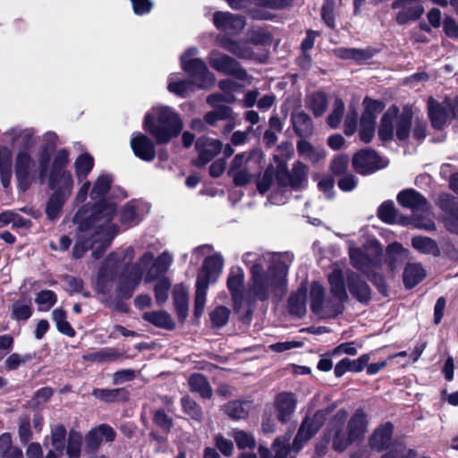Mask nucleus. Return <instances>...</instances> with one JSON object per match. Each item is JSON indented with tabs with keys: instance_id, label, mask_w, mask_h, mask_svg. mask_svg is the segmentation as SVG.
Instances as JSON below:
<instances>
[{
	"instance_id": "f257e3e1",
	"label": "nucleus",
	"mask_w": 458,
	"mask_h": 458,
	"mask_svg": "<svg viewBox=\"0 0 458 458\" xmlns=\"http://www.w3.org/2000/svg\"><path fill=\"white\" fill-rule=\"evenodd\" d=\"M242 262L250 269L248 298L250 301H279L287 291V275L292 261L287 253L250 251Z\"/></svg>"
},
{
	"instance_id": "f03ea898",
	"label": "nucleus",
	"mask_w": 458,
	"mask_h": 458,
	"mask_svg": "<svg viewBox=\"0 0 458 458\" xmlns=\"http://www.w3.org/2000/svg\"><path fill=\"white\" fill-rule=\"evenodd\" d=\"M116 205L113 202L99 201L91 208L82 206L75 214L73 222L78 225L73 256L81 258L88 250L92 256L99 259L118 233V226L113 219Z\"/></svg>"
},
{
	"instance_id": "7ed1b4c3",
	"label": "nucleus",
	"mask_w": 458,
	"mask_h": 458,
	"mask_svg": "<svg viewBox=\"0 0 458 458\" xmlns=\"http://www.w3.org/2000/svg\"><path fill=\"white\" fill-rule=\"evenodd\" d=\"M172 257L166 252L156 259L150 251L145 252L133 265H126L118 277V294L121 298L129 299L140 284L145 273L147 283L154 281L164 275L172 264Z\"/></svg>"
},
{
	"instance_id": "20e7f679",
	"label": "nucleus",
	"mask_w": 458,
	"mask_h": 458,
	"mask_svg": "<svg viewBox=\"0 0 458 458\" xmlns=\"http://www.w3.org/2000/svg\"><path fill=\"white\" fill-rule=\"evenodd\" d=\"M367 431L368 417L362 409L356 410L349 420L348 411L340 409L328 421L325 437L334 450L344 452L352 444L360 442Z\"/></svg>"
},
{
	"instance_id": "39448f33",
	"label": "nucleus",
	"mask_w": 458,
	"mask_h": 458,
	"mask_svg": "<svg viewBox=\"0 0 458 458\" xmlns=\"http://www.w3.org/2000/svg\"><path fill=\"white\" fill-rule=\"evenodd\" d=\"M331 298L325 301L322 285L313 283L310 288V308L318 315L335 317L344 310V303L348 300L346 284L344 283L343 269L335 267L328 275Z\"/></svg>"
},
{
	"instance_id": "423d86ee",
	"label": "nucleus",
	"mask_w": 458,
	"mask_h": 458,
	"mask_svg": "<svg viewBox=\"0 0 458 458\" xmlns=\"http://www.w3.org/2000/svg\"><path fill=\"white\" fill-rule=\"evenodd\" d=\"M50 153L46 148H42L34 160L31 151L27 148H20L15 157L14 170L19 187L25 191L30 182L38 178L41 182L47 175Z\"/></svg>"
},
{
	"instance_id": "0eeeda50",
	"label": "nucleus",
	"mask_w": 458,
	"mask_h": 458,
	"mask_svg": "<svg viewBox=\"0 0 458 458\" xmlns=\"http://www.w3.org/2000/svg\"><path fill=\"white\" fill-rule=\"evenodd\" d=\"M153 112L157 114V121L153 120L152 114H148L145 117L144 127L157 143H166L182 131V122L170 107H157L153 109Z\"/></svg>"
},
{
	"instance_id": "6e6552de",
	"label": "nucleus",
	"mask_w": 458,
	"mask_h": 458,
	"mask_svg": "<svg viewBox=\"0 0 458 458\" xmlns=\"http://www.w3.org/2000/svg\"><path fill=\"white\" fill-rule=\"evenodd\" d=\"M264 163V153L259 148L237 154L231 161L228 174L236 186L248 184L252 179L251 170L260 168Z\"/></svg>"
},
{
	"instance_id": "1a4fd4ad",
	"label": "nucleus",
	"mask_w": 458,
	"mask_h": 458,
	"mask_svg": "<svg viewBox=\"0 0 458 458\" xmlns=\"http://www.w3.org/2000/svg\"><path fill=\"white\" fill-rule=\"evenodd\" d=\"M403 207L411 209L416 227L427 231L436 229V225L430 217L429 205L420 194L413 190L403 191Z\"/></svg>"
},
{
	"instance_id": "9d476101",
	"label": "nucleus",
	"mask_w": 458,
	"mask_h": 458,
	"mask_svg": "<svg viewBox=\"0 0 458 458\" xmlns=\"http://www.w3.org/2000/svg\"><path fill=\"white\" fill-rule=\"evenodd\" d=\"M197 53L196 47L188 48L181 56V65L199 88H207L214 84L215 76L201 59L194 58Z\"/></svg>"
},
{
	"instance_id": "9b49d317",
	"label": "nucleus",
	"mask_w": 458,
	"mask_h": 458,
	"mask_svg": "<svg viewBox=\"0 0 458 458\" xmlns=\"http://www.w3.org/2000/svg\"><path fill=\"white\" fill-rule=\"evenodd\" d=\"M335 410V405L318 411L312 417H307L302 421L293 440V448L299 451L304 443L310 439L322 427L327 416Z\"/></svg>"
},
{
	"instance_id": "f8f14e48",
	"label": "nucleus",
	"mask_w": 458,
	"mask_h": 458,
	"mask_svg": "<svg viewBox=\"0 0 458 458\" xmlns=\"http://www.w3.org/2000/svg\"><path fill=\"white\" fill-rule=\"evenodd\" d=\"M335 410V405L318 411L312 417H307L302 421L293 440V448L299 451L304 443L310 439L322 427L327 416Z\"/></svg>"
},
{
	"instance_id": "ddd939ff",
	"label": "nucleus",
	"mask_w": 458,
	"mask_h": 458,
	"mask_svg": "<svg viewBox=\"0 0 458 458\" xmlns=\"http://www.w3.org/2000/svg\"><path fill=\"white\" fill-rule=\"evenodd\" d=\"M350 260L353 267L366 274L381 293H385L383 278L380 275L374 272L377 266V259L371 258L360 248L350 247Z\"/></svg>"
},
{
	"instance_id": "4468645a",
	"label": "nucleus",
	"mask_w": 458,
	"mask_h": 458,
	"mask_svg": "<svg viewBox=\"0 0 458 458\" xmlns=\"http://www.w3.org/2000/svg\"><path fill=\"white\" fill-rule=\"evenodd\" d=\"M208 62L213 69L226 75L233 76L240 81L249 79L247 72L241 66L234 58L222 54L218 51H212L208 55Z\"/></svg>"
},
{
	"instance_id": "2eb2a0df",
	"label": "nucleus",
	"mask_w": 458,
	"mask_h": 458,
	"mask_svg": "<svg viewBox=\"0 0 458 458\" xmlns=\"http://www.w3.org/2000/svg\"><path fill=\"white\" fill-rule=\"evenodd\" d=\"M386 165L387 163L371 148L360 149L352 157L354 169L363 175L372 174L384 168Z\"/></svg>"
},
{
	"instance_id": "dca6fc26",
	"label": "nucleus",
	"mask_w": 458,
	"mask_h": 458,
	"mask_svg": "<svg viewBox=\"0 0 458 458\" xmlns=\"http://www.w3.org/2000/svg\"><path fill=\"white\" fill-rule=\"evenodd\" d=\"M120 267V257H118V254H110L103 263L98 273L97 288L99 293L106 294L111 290L112 284L116 277Z\"/></svg>"
},
{
	"instance_id": "f3484780",
	"label": "nucleus",
	"mask_w": 458,
	"mask_h": 458,
	"mask_svg": "<svg viewBox=\"0 0 458 458\" xmlns=\"http://www.w3.org/2000/svg\"><path fill=\"white\" fill-rule=\"evenodd\" d=\"M344 283L347 284L352 296L360 302H368L371 297V290L369 284L360 276L351 269L343 270Z\"/></svg>"
},
{
	"instance_id": "a211bd4d",
	"label": "nucleus",
	"mask_w": 458,
	"mask_h": 458,
	"mask_svg": "<svg viewBox=\"0 0 458 458\" xmlns=\"http://www.w3.org/2000/svg\"><path fill=\"white\" fill-rule=\"evenodd\" d=\"M399 108L393 105L383 114L378 127V137L383 141L392 140L394 128L396 127V136L401 138V128L399 127Z\"/></svg>"
},
{
	"instance_id": "6ab92c4d",
	"label": "nucleus",
	"mask_w": 458,
	"mask_h": 458,
	"mask_svg": "<svg viewBox=\"0 0 458 458\" xmlns=\"http://www.w3.org/2000/svg\"><path fill=\"white\" fill-rule=\"evenodd\" d=\"M222 142L218 140L208 137H200L196 141V148L199 152L195 165L203 166L211 161L222 149Z\"/></svg>"
},
{
	"instance_id": "aec40b11",
	"label": "nucleus",
	"mask_w": 458,
	"mask_h": 458,
	"mask_svg": "<svg viewBox=\"0 0 458 458\" xmlns=\"http://www.w3.org/2000/svg\"><path fill=\"white\" fill-rule=\"evenodd\" d=\"M213 21L216 29L230 34H239L245 27L242 16L228 12L215 13Z\"/></svg>"
},
{
	"instance_id": "412c9836",
	"label": "nucleus",
	"mask_w": 458,
	"mask_h": 458,
	"mask_svg": "<svg viewBox=\"0 0 458 458\" xmlns=\"http://www.w3.org/2000/svg\"><path fill=\"white\" fill-rule=\"evenodd\" d=\"M116 433L107 424H101L92 428L86 436V449L91 452L97 451L103 442H113Z\"/></svg>"
},
{
	"instance_id": "4be33fe9",
	"label": "nucleus",
	"mask_w": 458,
	"mask_h": 458,
	"mask_svg": "<svg viewBox=\"0 0 458 458\" xmlns=\"http://www.w3.org/2000/svg\"><path fill=\"white\" fill-rule=\"evenodd\" d=\"M418 113L419 111L417 109H413L412 106H404L403 108V140L409 134V130L413 117L415 119L413 136L419 140H421L426 137V123L420 118Z\"/></svg>"
},
{
	"instance_id": "5701e85b",
	"label": "nucleus",
	"mask_w": 458,
	"mask_h": 458,
	"mask_svg": "<svg viewBox=\"0 0 458 458\" xmlns=\"http://www.w3.org/2000/svg\"><path fill=\"white\" fill-rule=\"evenodd\" d=\"M297 404L296 396L293 393L282 392L275 398V408L278 420L286 423L293 414Z\"/></svg>"
},
{
	"instance_id": "b1692460",
	"label": "nucleus",
	"mask_w": 458,
	"mask_h": 458,
	"mask_svg": "<svg viewBox=\"0 0 458 458\" xmlns=\"http://www.w3.org/2000/svg\"><path fill=\"white\" fill-rule=\"evenodd\" d=\"M131 148L136 157L150 162L156 157V148L154 142L146 135L140 133L133 137L131 140Z\"/></svg>"
},
{
	"instance_id": "393cba45",
	"label": "nucleus",
	"mask_w": 458,
	"mask_h": 458,
	"mask_svg": "<svg viewBox=\"0 0 458 458\" xmlns=\"http://www.w3.org/2000/svg\"><path fill=\"white\" fill-rule=\"evenodd\" d=\"M394 426L386 422L377 428L369 439V446L377 451H382L392 445Z\"/></svg>"
},
{
	"instance_id": "a878e982",
	"label": "nucleus",
	"mask_w": 458,
	"mask_h": 458,
	"mask_svg": "<svg viewBox=\"0 0 458 458\" xmlns=\"http://www.w3.org/2000/svg\"><path fill=\"white\" fill-rule=\"evenodd\" d=\"M223 267V258L220 254L216 253L205 259L202 269L198 276H203L208 284L214 283L221 274Z\"/></svg>"
},
{
	"instance_id": "bb28decb",
	"label": "nucleus",
	"mask_w": 458,
	"mask_h": 458,
	"mask_svg": "<svg viewBox=\"0 0 458 458\" xmlns=\"http://www.w3.org/2000/svg\"><path fill=\"white\" fill-rule=\"evenodd\" d=\"M218 44L222 48L239 58L250 59L253 56V51L250 46L241 41H234L226 36L218 38Z\"/></svg>"
},
{
	"instance_id": "cd10ccee",
	"label": "nucleus",
	"mask_w": 458,
	"mask_h": 458,
	"mask_svg": "<svg viewBox=\"0 0 458 458\" xmlns=\"http://www.w3.org/2000/svg\"><path fill=\"white\" fill-rule=\"evenodd\" d=\"M34 131L32 129H10L5 132V136L10 137V143L12 145L19 144L20 148H27L31 151L35 145L33 138Z\"/></svg>"
},
{
	"instance_id": "c85d7f7f",
	"label": "nucleus",
	"mask_w": 458,
	"mask_h": 458,
	"mask_svg": "<svg viewBox=\"0 0 458 458\" xmlns=\"http://www.w3.org/2000/svg\"><path fill=\"white\" fill-rule=\"evenodd\" d=\"M376 49L372 47L367 48H337L335 54L341 59H352L358 63H361L372 58L376 54Z\"/></svg>"
},
{
	"instance_id": "c756f323",
	"label": "nucleus",
	"mask_w": 458,
	"mask_h": 458,
	"mask_svg": "<svg viewBox=\"0 0 458 458\" xmlns=\"http://www.w3.org/2000/svg\"><path fill=\"white\" fill-rule=\"evenodd\" d=\"M56 177L53 180V174H50L49 184L55 192L69 197L72 191L73 180L69 171L56 173Z\"/></svg>"
},
{
	"instance_id": "7c9ffc66",
	"label": "nucleus",
	"mask_w": 458,
	"mask_h": 458,
	"mask_svg": "<svg viewBox=\"0 0 458 458\" xmlns=\"http://www.w3.org/2000/svg\"><path fill=\"white\" fill-rule=\"evenodd\" d=\"M297 151L300 156L313 164H317L326 157V150L324 148L314 147L306 140H300L297 142Z\"/></svg>"
},
{
	"instance_id": "2f4dec72",
	"label": "nucleus",
	"mask_w": 458,
	"mask_h": 458,
	"mask_svg": "<svg viewBox=\"0 0 458 458\" xmlns=\"http://www.w3.org/2000/svg\"><path fill=\"white\" fill-rule=\"evenodd\" d=\"M428 115L431 120L432 126L437 129H442L448 119V113L433 98L428 100Z\"/></svg>"
},
{
	"instance_id": "473e14b6",
	"label": "nucleus",
	"mask_w": 458,
	"mask_h": 458,
	"mask_svg": "<svg viewBox=\"0 0 458 458\" xmlns=\"http://www.w3.org/2000/svg\"><path fill=\"white\" fill-rule=\"evenodd\" d=\"M426 276L425 269L417 263H409L406 265L403 281L406 288H412L417 285Z\"/></svg>"
},
{
	"instance_id": "72a5a7b5",
	"label": "nucleus",
	"mask_w": 458,
	"mask_h": 458,
	"mask_svg": "<svg viewBox=\"0 0 458 458\" xmlns=\"http://www.w3.org/2000/svg\"><path fill=\"white\" fill-rule=\"evenodd\" d=\"M292 122L295 133L300 137H309L313 132V124L310 117L303 111L292 115Z\"/></svg>"
},
{
	"instance_id": "f704fd0d",
	"label": "nucleus",
	"mask_w": 458,
	"mask_h": 458,
	"mask_svg": "<svg viewBox=\"0 0 458 458\" xmlns=\"http://www.w3.org/2000/svg\"><path fill=\"white\" fill-rule=\"evenodd\" d=\"M244 281V272L240 267H233L227 278V287L232 293L235 303L242 295V289Z\"/></svg>"
},
{
	"instance_id": "c9c22d12",
	"label": "nucleus",
	"mask_w": 458,
	"mask_h": 458,
	"mask_svg": "<svg viewBox=\"0 0 458 458\" xmlns=\"http://www.w3.org/2000/svg\"><path fill=\"white\" fill-rule=\"evenodd\" d=\"M94 157L88 152L81 153L74 161L75 174L79 182L87 179L94 167Z\"/></svg>"
},
{
	"instance_id": "e433bc0d",
	"label": "nucleus",
	"mask_w": 458,
	"mask_h": 458,
	"mask_svg": "<svg viewBox=\"0 0 458 458\" xmlns=\"http://www.w3.org/2000/svg\"><path fill=\"white\" fill-rule=\"evenodd\" d=\"M143 318L155 327L160 328L172 330L175 327V323L174 322L173 318L165 310L145 312L143 314Z\"/></svg>"
},
{
	"instance_id": "4c0bfd02",
	"label": "nucleus",
	"mask_w": 458,
	"mask_h": 458,
	"mask_svg": "<svg viewBox=\"0 0 458 458\" xmlns=\"http://www.w3.org/2000/svg\"><path fill=\"white\" fill-rule=\"evenodd\" d=\"M189 386L191 392L198 393L203 398L212 396V388L208 379L199 373L192 374L188 379Z\"/></svg>"
},
{
	"instance_id": "58836bf2",
	"label": "nucleus",
	"mask_w": 458,
	"mask_h": 458,
	"mask_svg": "<svg viewBox=\"0 0 458 458\" xmlns=\"http://www.w3.org/2000/svg\"><path fill=\"white\" fill-rule=\"evenodd\" d=\"M12 151L7 147L0 148V176L4 187H8L12 177Z\"/></svg>"
},
{
	"instance_id": "ea45409f",
	"label": "nucleus",
	"mask_w": 458,
	"mask_h": 458,
	"mask_svg": "<svg viewBox=\"0 0 458 458\" xmlns=\"http://www.w3.org/2000/svg\"><path fill=\"white\" fill-rule=\"evenodd\" d=\"M208 285L209 284L206 282V279L203 276L197 277L196 293L194 300V315L196 318H199L204 311Z\"/></svg>"
},
{
	"instance_id": "a19ab883",
	"label": "nucleus",
	"mask_w": 458,
	"mask_h": 458,
	"mask_svg": "<svg viewBox=\"0 0 458 458\" xmlns=\"http://www.w3.org/2000/svg\"><path fill=\"white\" fill-rule=\"evenodd\" d=\"M290 313L302 317L306 313V290L299 289L293 293L288 301Z\"/></svg>"
},
{
	"instance_id": "79ce46f5",
	"label": "nucleus",
	"mask_w": 458,
	"mask_h": 458,
	"mask_svg": "<svg viewBox=\"0 0 458 458\" xmlns=\"http://www.w3.org/2000/svg\"><path fill=\"white\" fill-rule=\"evenodd\" d=\"M250 407L249 402L233 401L225 406V411L232 419L242 420L248 416Z\"/></svg>"
},
{
	"instance_id": "37998d69",
	"label": "nucleus",
	"mask_w": 458,
	"mask_h": 458,
	"mask_svg": "<svg viewBox=\"0 0 458 458\" xmlns=\"http://www.w3.org/2000/svg\"><path fill=\"white\" fill-rule=\"evenodd\" d=\"M193 81L191 80H177L176 75L172 74L168 79V90L181 97H186L192 91Z\"/></svg>"
},
{
	"instance_id": "c03bdc74",
	"label": "nucleus",
	"mask_w": 458,
	"mask_h": 458,
	"mask_svg": "<svg viewBox=\"0 0 458 458\" xmlns=\"http://www.w3.org/2000/svg\"><path fill=\"white\" fill-rule=\"evenodd\" d=\"M50 437L54 450L62 455L65 446L66 428L62 424L53 425Z\"/></svg>"
},
{
	"instance_id": "a18cd8bd",
	"label": "nucleus",
	"mask_w": 458,
	"mask_h": 458,
	"mask_svg": "<svg viewBox=\"0 0 458 458\" xmlns=\"http://www.w3.org/2000/svg\"><path fill=\"white\" fill-rule=\"evenodd\" d=\"M68 198L69 197L55 191L47 203L46 214L47 217L50 219L57 218L63 205Z\"/></svg>"
},
{
	"instance_id": "49530a36",
	"label": "nucleus",
	"mask_w": 458,
	"mask_h": 458,
	"mask_svg": "<svg viewBox=\"0 0 458 458\" xmlns=\"http://www.w3.org/2000/svg\"><path fill=\"white\" fill-rule=\"evenodd\" d=\"M112 178L109 175H99L93 183L90 192L92 199H101L109 191Z\"/></svg>"
},
{
	"instance_id": "de8ad7c7",
	"label": "nucleus",
	"mask_w": 458,
	"mask_h": 458,
	"mask_svg": "<svg viewBox=\"0 0 458 458\" xmlns=\"http://www.w3.org/2000/svg\"><path fill=\"white\" fill-rule=\"evenodd\" d=\"M364 112L361 119L371 120L376 122L377 114L385 108V104L379 100H373L369 98H365L363 101Z\"/></svg>"
},
{
	"instance_id": "09e8293b",
	"label": "nucleus",
	"mask_w": 458,
	"mask_h": 458,
	"mask_svg": "<svg viewBox=\"0 0 458 458\" xmlns=\"http://www.w3.org/2000/svg\"><path fill=\"white\" fill-rule=\"evenodd\" d=\"M308 167L303 163L297 161L293 164L290 172V186L297 189L301 187L307 178Z\"/></svg>"
},
{
	"instance_id": "8fccbe9b",
	"label": "nucleus",
	"mask_w": 458,
	"mask_h": 458,
	"mask_svg": "<svg viewBox=\"0 0 458 458\" xmlns=\"http://www.w3.org/2000/svg\"><path fill=\"white\" fill-rule=\"evenodd\" d=\"M308 106L315 116H321L327 108L326 96L321 92L313 93L309 97Z\"/></svg>"
},
{
	"instance_id": "3c124183",
	"label": "nucleus",
	"mask_w": 458,
	"mask_h": 458,
	"mask_svg": "<svg viewBox=\"0 0 458 458\" xmlns=\"http://www.w3.org/2000/svg\"><path fill=\"white\" fill-rule=\"evenodd\" d=\"M57 301L56 294L51 290H43L37 293L35 302L39 311L49 310Z\"/></svg>"
},
{
	"instance_id": "603ef678",
	"label": "nucleus",
	"mask_w": 458,
	"mask_h": 458,
	"mask_svg": "<svg viewBox=\"0 0 458 458\" xmlns=\"http://www.w3.org/2000/svg\"><path fill=\"white\" fill-rule=\"evenodd\" d=\"M174 301L179 316L185 318L188 310V294L183 286L177 285L174 288Z\"/></svg>"
},
{
	"instance_id": "864d4df0",
	"label": "nucleus",
	"mask_w": 458,
	"mask_h": 458,
	"mask_svg": "<svg viewBox=\"0 0 458 458\" xmlns=\"http://www.w3.org/2000/svg\"><path fill=\"white\" fill-rule=\"evenodd\" d=\"M239 449H250L256 447L255 437L252 434L244 430L234 429L232 434Z\"/></svg>"
},
{
	"instance_id": "5fc2aeb1",
	"label": "nucleus",
	"mask_w": 458,
	"mask_h": 458,
	"mask_svg": "<svg viewBox=\"0 0 458 458\" xmlns=\"http://www.w3.org/2000/svg\"><path fill=\"white\" fill-rule=\"evenodd\" d=\"M81 435L75 431L71 430L68 437L67 441V448L66 454L69 458H78L81 455Z\"/></svg>"
},
{
	"instance_id": "6e6d98bb",
	"label": "nucleus",
	"mask_w": 458,
	"mask_h": 458,
	"mask_svg": "<svg viewBox=\"0 0 458 458\" xmlns=\"http://www.w3.org/2000/svg\"><path fill=\"white\" fill-rule=\"evenodd\" d=\"M32 315V308L30 303L19 300L12 306V318L16 320H27Z\"/></svg>"
},
{
	"instance_id": "4d7b16f0",
	"label": "nucleus",
	"mask_w": 458,
	"mask_h": 458,
	"mask_svg": "<svg viewBox=\"0 0 458 458\" xmlns=\"http://www.w3.org/2000/svg\"><path fill=\"white\" fill-rule=\"evenodd\" d=\"M397 210L393 201H384L377 209V216L385 223L393 224L395 221Z\"/></svg>"
},
{
	"instance_id": "13d9d810",
	"label": "nucleus",
	"mask_w": 458,
	"mask_h": 458,
	"mask_svg": "<svg viewBox=\"0 0 458 458\" xmlns=\"http://www.w3.org/2000/svg\"><path fill=\"white\" fill-rule=\"evenodd\" d=\"M183 411L191 419L200 421L203 417V412L199 405L188 396H184L181 400Z\"/></svg>"
},
{
	"instance_id": "bf43d9fd",
	"label": "nucleus",
	"mask_w": 458,
	"mask_h": 458,
	"mask_svg": "<svg viewBox=\"0 0 458 458\" xmlns=\"http://www.w3.org/2000/svg\"><path fill=\"white\" fill-rule=\"evenodd\" d=\"M171 287V282L166 277H161L155 284V297L157 304H164L167 298Z\"/></svg>"
},
{
	"instance_id": "052dcab7",
	"label": "nucleus",
	"mask_w": 458,
	"mask_h": 458,
	"mask_svg": "<svg viewBox=\"0 0 458 458\" xmlns=\"http://www.w3.org/2000/svg\"><path fill=\"white\" fill-rule=\"evenodd\" d=\"M230 310L226 307L218 306L209 315L213 327H222L229 320Z\"/></svg>"
},
{
	"instance_id": "680f3d73",
	"label": "nucleus",
	"mask_w": 458,
	"mask_h": 458,
	"mask_svg": "<svg viewBox=\"0 0 458 458\" xmlns=\"http://www.w3.org/2000/svg\"><path fill=\"white\" fill-rule=\"evenodd\" d=\"M411 244L414 249L424 253H433L437 250L436 242L428 237H413L411 240Z\"/></svg>"
},
{
	"instance_id": "e2e57ef3",
	"label": "nucleus",
	"mask_w": 458,
	"mask_h": 458,
	"mask_svg": "<svg viewBox=\"0 0 458 458\" xmlns=\"http://www.w3.org/2000/svg\"><path fill=\"white\" fill-rule=\"evenodd\" d=\"M69 163V152L66 149L57 151L54 162L52 164L51 173L53 180L56 177V173L64 172V167Z\"/></svg>"
},
{
	"instance_id": "0e129e2a",
	"label": "nucleus",
	"mask_w": 458,
	"mask_h": 458,
	"mask_svg": "<svg viewBox=\"0 0 458 458\" xmlns=\"http://www.w3.org/2000/svg\"><path fill=\"white\" fill-rule=\"evenodd\" d=\"M117 355L111 350H101L95 352H90L88 354H84L82 359L84 360L95 362V363H102L106 361H111L115 360Z\"/></svg>"
},
{
	"instance_id": "69168bd1",
	"label": "nucleus",
	"mask_w": 458,
	"mask_h": 458,
	"mask_svg": "<svg viewBox=\"0 0 458 458\" xmlns=\"http://www.w3.org/2000/svg\"><path fill=\"white\" fill-rule=\"evenodd\" d=\"M344 111V104L342 99L336 98L334 108L327 117V123L331 128H336L342 121Z\"/></svg>"
},
{
	"instance_id": "338daca9",
	"label": "nucleus",
	"mask_w": 458,
	"mask_h": 458,
	"mask_svg": "<svg viewBox=\"0 0 458 458\" xmlns=\"http://www.w3.org/2000/svg\"><path fill=\"white\" fill-rule=\"evenodd\" d=\"M291 435L277 437L273 444V450L275 452V458H287L289 454V443Z\"/></svg>"
},
{
	"instance_id": "774afa93",
	"label": "nucleus",
	"mask_w": 458,
	"mask_h": 458,
	"mask_svg": "<svg viewBox=\"0 0 458 458\" xmlns=\"http://www.w3.org/2000/svg\"><path fill=\"white\" fill-rule=\"evenodd\" d=\"M439 208L448 216L458 211V202L447 193H442L438 197Z\"/></svg>"
}]
</instances>
